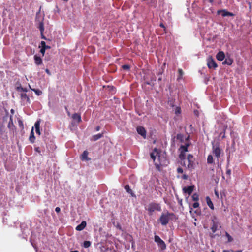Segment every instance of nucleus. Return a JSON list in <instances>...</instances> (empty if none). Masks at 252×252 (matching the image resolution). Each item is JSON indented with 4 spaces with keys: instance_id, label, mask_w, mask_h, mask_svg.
Masks as SVG:
<instances>
[{
    "instance_id": "4d7b16f0",
    "label": "nucleus",
    "mask_w": 252,
    "mask_h": 252,
    "mask_svg": "<svg viewBox=\"0 0 252 252\" xmlns=\"http://www.w3.org/2000/svg\"><path fill=\"white\" fill-rule=\"evenodd\" d=\"M223 252H231L229 250H223Z\"/></svg>"
},
{
    "instance_id": "2eb2a0df",
    "label": "nucleus",
    "mask_w": 252,
    "mask_h": 252,
    "mask_svg": "<svg viewBox=\"0 0 252 252\" xmlns=\"http://www.w3.org/2000/svg\"><path fill=\"white\" fill-rule=\"evenodd\" d=\"M150 157H151V158L153 160L154 162H155V165L156 166V168L157 169H158V170H159L160 164H159V163L155 162L156 156L155 155L154 152H152L150 154Z\"/></svg>"
},
{
    "instance_id": "49530a36",
    "label": "nucleus",
    "mask_w": 252,
    "mask_h": 252,
    "mask_svg": "<svg viewBox=\"0 0 252 252\" xmlns=\"http://www.w3.org/2000/svg\"><path fill=\"white\" fill-rule=\"evenodd\" d=\"M188 178V176L185 174H183L182 176V179L184 180H187Z\"/></svg>"
},
{
    "instance_id": "bf43d9fd",
    "label": "nucleus",
    "mask_w": 252,
    "mask_h": 252,
    "mask_svg": "<svg viewBox=\"0 0 252 252\" xmlns=\"http://www.w3.org/2000/svg\"><path fill=\"white\" fill-rule=\"evenodd\" d=\"M215 194H216V195L217 196H219L218 193L217 192V191H215Z\"/></svg>"
},
{
    "instance_id": "6e6552de",
    "label": "nucleus",
    "mask_w": 252,
    "mask_h": 252,
    "mask_svg": "<svg viewBox=\"0 0 252 252\" xmlns=\"http://www.w3.org/2000/svg\"><path fill=\"white\" fill-rule=\"evenodd\" d=\"M154 239L155 241L157 243L158 246H159L161 249H165L166 245L165 242L158 235H155Z\"/></svg>"
},
{
    "instance_id": "c756f323",
    "label": "nucleus",
    "mask_w": 252,
    "mask_h": 252,
    "mask_svg": "<svg viewBox=\"0 0 252 252\" xmlns=\"http://www.w3.org/2000/svg\"><path fill=\"white\" fill-rule=\"evenodd\" d=\"M176 139L179 140L181 142H183L184 141V136L181 133H178L176 136Z\"/></svg>"
},
{
    "instance_id": "a18cd8bd",
    "label": "nucleus",
    "mask_w": 252,
    "mask_h": 252,
    "mask_svg": "<svg viewBox=\"0 0 252 252\" xmlns=\"http://www.w3.org/2000/svg\"><path fill=\"white\" fill-rule=\"evenodd\" d=\"M18 123H19V125L20 127H22V128H23V122L21 120H19L18 121Z\"/></svg>"
},
{
    "instance_id": "09e8293b",
    "label": "nucleus",
    "mask_w": 252,
    "mask_h": 252,
    "mask_svg": "<svg viewBox=\"0 0 252 252\" xmlns=\"http://www.w3.org/2000/svg\"><path fill=\"white\" fill-rule=\"evenodd\" d=\"M8 114H7L5 116L3 117V121H6L7 119H8Z\"/></svg>"
},
{
    "instance_id": "a211bd4d",
    "label": "nucleus",
    "mask_w": 252,
    "mask_h": 252,
    "mask_svg": "<svg viewBox=\"0 0 252 252\" xmlns=\"http://www.w3.org/2000/svg\"><path fill=\"white\" fill-rule=\"evenodd\" d=\"M40 120H37L34 124L36 133L37 134H38V135H40V134H41L40 131Z\"/></svg>"
},
{
    "instance_id": "bb28decb",
    "label": "nucleus",
    "mask_w": 252,
    "mask_h": 252,
    "mask_svg": "<svg viewBox=\"0 0 252 252\" xmlns=\"http://www.w3.org/2000/svg\"><path fill=\"white\" fill-rule=\"evenodd\" d=\"M16 89L18 92H27L28 91L27 89L25 88L22 87L20 84H19V86H17L16 87Z\"/></svg>"
},
{
    "instance_id": "4468645a",
    "label": "nucleus",
    "mask_w": 252,
    "mask_h": 252,
    "mask_svg": "<svg viewBox=\"0 0 252 252\" xmlns=\"http://www.w3.org/2000/svg\"><path fill=\"white\" fill-rule=\"evenodd\" d=\"M88 154L89 153H88L87 151H84L83 152V153H82V154L81 155V159L82 161H89V160H90L91 159H90V158H89L88 157Z\"/></svg>"
},
{
    "instance_id": "aec40b11",
    "label": "nucleus",
    "mask_w": 252,
    "mask_h": 252,
    "mask_svg": "<svg viewBox=\"0 0 252 252\" xmlns=\"http://www.w3.org/2000/svg\"><path fill=\"white\" fill-rule=\"evenodd\" d=\"M189 143H186L185 145H181L180 147L179 150L180 152L186 153L188 151V147L189 146Z\"/></svg>"
},
{
    "instance_id": "3c124183",
    "label": "nucleus",
    "mask_w": 252,
    "mask_h": 252,
    "mask_svg": "<svg viewBox=\"0 0 252 252\" xmlns=\"http://www.w3.org/2000/svg\"><path fill=\"white\" fill-rule=\"evenodd\" d=\"M100 129V127L99 126H97L95 127L96 131H99Z\"/></svg>"
},
{
    "instance_id": "5fc2aeb1",
    "label": "nucleus",
    "mask_w": 252,
    "mask_h": 252,
    "mask_svg": "<svg viewBox=\"0 0 252 252\" xmlns=\"http://www.w3.org/2000/svg\"><path fill=\"white\" fill-rule=\"evenodd\" d=\"M160 26L161 27H163V28H165L164 25L162 23H161L160 24Z\"/></svg>"
},
{
    "instance_id": "69168bd1",
    "label": "nucleus",
    "mask_w": 252,
    "mask_h": 252,
    "mask_svg": "<svg viewBox=\"0 0 252 252\" xmlns=\"http://www.w3.org/2000/svg\"><path fill=\"white\" fill-rule=\"evenodd\" d=\"M211 252H215L214 251H212Z\"/></svg>"
},
{
    "instance_id": "dca6fc26",
    "label": "nucleus",
    "mask_w": 252,
    "mask_h": 252,
    "mask_svg": "<svg viewBox=\"0 0 252 252\" xmlns=\"http://www.w3.org/2000/svg\"><path fill=\"white\" fill-rule=\"evenodd\" d=\"M87 223L85 221H83L81 222V224L77 225L76 227V230L77 231H81L83 230L86 226Z\"/></svg>"
},
{
    "instance_id": "4c0bfd02",
    "label": "nucleus",
    "mask_w": 252,
    "mask_h": 252,
    "mask_svg": "<svg viewBox=\"0 0 252 252\" xmlns=\"http://www.w3.org/2000/svg\"><path fill=\"white\" fill-rule=\"evenodd\" d=\"M122 67L124 70H129L130 69V66L127 64L123 65Z\"/></svg>"
},
{
    "instance_id": "cd10ccee",
    "label": "nucleus",
    "mask_w": 252,
    "mask_h": 252,
    "mask_svg": "<svg viewBox=\"0 0 252 252\" xmlns=\"http://www.w3.org/2000/svg\"><path fill=\"white\" fill-rule=\"evenodd\" d=\"M103 137V133H99L93 136L94 141H96Z\"/></svg>"
},
{
    "instance_id": "72a5a7b5",
    "label": "nucleus",
    "mask_w": 252,
    "mask_h": 252,
    "mask_svg": "<svg viewBox=\"0 0 252 252\" xmlns=\"http://www.w3.org/2000/svg\"><path fill=\"white\" fill-rule=\"evenodd\" d=\"M179 157L182 161L186 159L185 153L180 152Z\"/></svg>"
},
{
    "instance_id": "2f4dec72",
    "label": "nucleus",
    "mask_w": 252,
    "mask_h": 252,
    "mask_svg": "<svg viewBox=\"0 0 252 252\" xmlns=\"http://www.w3.org/2000/svg\"><path fill=\"white\" fill-rule=\"evenodd\" d=\"M225 236L228 239L227 242H232L233 241V238L227 232H225Z\"/></svg>"
},
{
    "instance_id": "603ef678",
    "label": "nucleus",
    "mask_w": 252,
    "mask_h": 252,
    "mask_svg": "<svg viewBox=\"0 0 252 252\" xmlns=\"http://www.w3.org/2000/svg\"><path fill=\"white\" fill-rule=\"evenodd\" d=\"M35 150H36L37 152H38V153H40V150H39V147H37V148H35Z\"/></svg>"
},
{
    "instance_id": "0eeeda50",
    "label": "nucleus",
    "mask_w": 252,
    "mask_h": 252,
    "mask_svg": "<svg viewBox=\"0 0 252 252\" xmlns=\"http://www.w3.org/2000/svg\"><path fill=\"white\" fill-rule=\"evenodd\" d=\"M207 64L208 67L211 69H216L218 67V64L212 56H209L207 60Z\"/></svg>"
},
{
    "instance_id": "c03bdc74",
    "label": "nucleus",
    "mask_w": 252,
    "mask_h": 252,
    "mask_svg": "<svg viewBox=\"0 0 252 252\" xmlns=\"http://www.w3.org/2000/svg\"><path fill=\"white\" fill-rule=\"evenodd\" d=\"M178 71L180 76L181 77L183 74V70L181 69H179Z\"/></svg>"
},
{
    "instance_id": "052dcab7",
    "label": "nucleus",
    "mask_w": 252,
    "mask_h": 252,
    "mask_svg": "<svg viewBox=\"0 0 252 252\" xmlns=\"http://www.w3.org/2000/svg\"><path fill=\"white\" fill-rule=\"evenodd\" d=\"M179 203L181 205H182V200H181L180 201H179Z\"/></svg>"
},
{
    "instance_id": "5701e85b",
    "label": "nucleus",
    "mask_w": 252,
    "mask_h": 252,
    "mask_svg": "<svg viewBox=\"0 0 252 252\" xmlns=\"http://www.w3.org/2000/svg\"><path fill=\"white\" fill-rule=\"evenodd\" d=\"M206 202L208 205V206L212 210L214 209V207L213 205V204L210 199V198L209 196H207L206 198Z\"/></svg>"
},
{
    "instance_id": "f257e3e1",
    "label": "nucleus",
    "mask_w": 252,
    "mask_h": 252,
    "mask_svg": "<svg viewBox=\"0 0 252 252\" xmlns=\"http://www.w3.org/2000/svg\"><path fill=\"white\" fill-rule=\"evenodd\" d=\"M178 218L174 213L166 211L161 214L158 221L162 225L165 226L169 223L170 220L175 221Z\"/></svg>"
},
{
    "instance_id": "79ce46f5",
    "label": "nucleus",
    "mask_w": 252,
    "mask_h": 252,
    "mask_svg": "<svg viewBox=\"0 0 252 252\" xmlns=\"http://www.w3.org/2000/svg\"><path fill=\"white\" fill-rule=\"evenodd\" d=\"M178 173H183V169L181 167H178L177 169Z\"/></svg>"
},
{
    "instance_id": "f03ea898",
    "label": "nucleus",
    "mask_w": 252,
    "mask_h": 252,
    "mask_svg": "<svg viewBox=\"0 0 252 252\" xmlns=\"http://www.w3.org/2000/svg\"><path fill=\"white\" fill-rule=\"evenodd\" d=\"M44 17L41 16L40 14V10L37 12L35 17V22L38 25L37 27L39 28L41 35L42 36V38L45 39V37L43 36V32L44 31Z\"/></svg>"
},
{
    "instance_id": "c9c22d12",
    "label": "nucleus",
    "mask_w": 252,
    "mask_h": 252,
    "mask_svg": "<svg viewBox=\"0 0 252 252\" xmlns=\"http://www.w3.org/2000/svg\"><path fill=\"white\" fill-rule=\"evenodd\" d=\"M175 113L178 115L181 113V109L180 107H176L175 109Z\"/></svg>"
},
{
    "instance_id": "8fccbe9b",
    "label": "nucleus",
    "mask_w": 252,
    "mask_h": 252,
    "mask_svg": "<svg viewBox=\"0 0 252 252\" xmlns=\"http://www.w3.org/2000/svg\"><path fill=\"white\" fill-rule=\"evenodd\" d=\"M45 72L49 75L51 74L50 72L48 69H46Z\"/></svg>"
},
{
    "instance_id": "ddd939ff",
    "label": "nucleus",
    "mask_w": 252,
    "mask_h": 252,
    "mask_svg": "<svg viewBox=\"0 0 252 252\" xmlns=\"http://www.w3.org/2000/svg\"><path fill=\"white\" fill-rule=\"evenodd\" d=\"M34 60L35 61V63L37 65H39L42 64V60L41 58L40 55H37L36 54L34 56Z\"/></svg>"
},
{
    "instance_id": "de8ad7c7",
    "label": "nucleus",
    "mask_w": 252,
    "mask_h": 252,
    "mask_svg": "<svg viewBox=\"0 0 252 252\" xmlns=\"http://www.w3.org/2000/svg\"><path fill=\"white\" fill-rule=\"evenodd\" d=\"M55 211L57 212V213H59L60 211H61V209L59 207H57L56 208H55Z\"/></svg>"
},
{
    "instance_id": "9d476101",
    "label": "nucleus",
    "mask_w": 252,
    "mask_h": 252,
    "mask_svg": "<svg viewBox=\"0 0 252 252\" xmlns=\"http://www.w3.org/2000/svg\"><path fill=\"white\" fill-rule=\"evenodd\" d=\"M218 14H221L222 16H233L234 15L233 13L228 12L226 10H219L217 11Z\"/></svg>"
},
{
    "instance_id": "f8f14e48",
    "label": "nucleus",
    "mask_w": 252,
    "mask_h": 252,
    "mask_svg": "<svg viewBox=\"0 0 252 252\" xmlns=\"http://www.w3.org/2000/svg\"><path fill=\"white\" fill-rule=\"evenodd\" d=\"M217 60L222 61L225 58V55L223 51H219L216 56Z\"/></svg>"
},
{
    "instance_id": "473e14b6",
    "label": "nucleus",
    "mask_w": 252,
    "mask_h": 252,
    "mask_svg": "<svg viewBox=\"0 0 252 252\" xmlns=\"http://www.w3.org/2000/svg\"><path fill=\"white\" fill-rule=\"evenodd\" d=\"M91 243L89 241H85L83 243V247L85 248H87L91 246Z\"/></svg>"
},
{
    "instance_id": "a878e982",
    "label": "nucleus",
    "mask_w": 252,
    "mask_h": 252,
    "mask_svg": "<svg viewBox=\"0 0 252 252\" xmlns=\"http://www.w3.org/2000/svg\"><path fill=\"white\" fill-rule=\"evenodd\" d=\"M21 99L25 100H26L27 102L30 101V98L27 94L25 93L21 94L20 95Z\"/></svg>"
},
{
    "instance_id": "6e6d98bb",
    "label": "nucleus",
    "mask_w": 252,
    "mask_h": 252,
    "mask_svg": "<svg viewBox=\"0 0 252 252\" xmlns=\"http://www.w3.org/2000/svg\"><path fill=\"white\" fill-rule=\"evenodd\" d=\"M232 252H242V251L241 250H238V251H236L235 252H234L232 250Z\"/></svg>"
},
{
    "instance_id": "37998d69",
    "label": "nucleus",
    "mask_w": 252,
    "mask_h": 252,
    "mask_svg": "<svg viewBox=\"0 0 252 252\" xmlns=\"http://www.w3.org/2000/svg\"><path fill=\"white\" fill-rule=\"evenodd\" d=\"M225 130H226V128H225L223 130V132L220 133V135H222V139H224V138H225Z\"/></svg>"
},
{
    "instance_id": "b1692460",
    "label": "nucleus",
    "mask_w": 252,
    "mask_h": 252,
    "mask_svg": "<svg viewBox=\"0 0 252 252\" xmlns=\"http://www.w3.org/2000/svg\"><path fill=\"white\" fill-rule=\"evenodd\" d=\"M124 188H125V190L128 193H129L132 196H133V197L135 196L134 193H133L132 190L131 189H130V188L129 185H125Z\"/></svg>"
},
{
    "instance_id": "c85d7f7f",
    "label": "nucleus",
    "mask_w": 252,
    "mask_h": 252,
    "mask_svg": "<svg viewBox=\"0 0 252 252\" xmlns=\"http://www.w3.org/2000/svg\"><path fill=\"white\" fill-rule=\"evenodd\" d=\"M29 87H30V89H31L32 91H34L35 92V93L37 95H40L42 92L41 91L38 90V89H32L30 85H29Z\"/></svg>"
},
{
    "instance_id": "f3484780",
    "label": "nucleus",
    "mask_w": 252,
    "mask_h": 252,
    "mask_svg": "<svg viewBox=\"0 0 252 252\" xmlns=\"http://www.w3.org/2000/svg\"><path fill=\"white\" fill-rule=\"evenodd\" d=\"M7 127L10 130H13L15 128V126L13 122V119L12 116H10V120L8 122Z\"/></svg>"
},
{
    "instance_id": "4be33fe9",
    "label": "nucleus",
    "mask_w": 252,
    "mask_h": 252,
    "mask_svg": "<svg viewBox=\"0 0 252 252\" xmlns=\"http://www.w3.org/2000/svg\"><path fill=\"white\" fill-rule=\"evenodd\" d=\"M72 118L75 120H77V122L80 123L81 121V115L78 113H74L72 115Z\"/></svg>"
},
{
    "instance_id": "ea45409f",
    "label": "nucleus",
    "mask_w": 252,
    "mask_h": 252,
    "mask_svg": "<svg viewBox=\"0 0 252 252\" xmlns=\"http://www.w3.org/2000/svg\"><path fill=\"white\" fill-rule=\"evenodd\" d=\"M41 46H39L38 47H50L49 46L46 45V43L44 41L41 42Z\"/></svg>"
},
{
    "instance_id": "9b49d317",
    "label": "nucleus",
    "mask_w": 252,
    "mask_h": 252,
    "mask_svg": "<svg viewBox=\"0 0 252 252\" xmlns=\"http://www.w3.org/2000/svg\"><path fill=\"white\" fill-rule=\"evenodd\" d=\"M193 189L194 186H189L184 187L183 190L185 193H187L189 195H190L192 193Z\"/></svg>"
},
{
    "instance_id": "7c9ffc66",
    "label": "nucleus",
    "mask_w": 252,
    "mask_h": 252,
    "mask_svg": "<svg viewBox=\"0 0 252 252\" xmlns=\"http://www.w3.org/2000/svg\"><path fill=\"white\" fill-rule=\"evenodd\" d=\"M5 131V126L3 125L0 126V134L2 135Z\"/></svg>"
},
{
    "instance_id": "58836bf2",
    "label": "nucleus",
    "mask_w": 252,
    "mask_h": 252,
    "mask_svg": "<svg viewBox=\"0 0 252 252\" xmlns=\"http://www.w3.org/2000/svg\"><path fill=\"white\" fill-rule=\"evenodd\" d=\"M47 48H41L40 49V53L41 54V55L42 57H43L44 54H45V50Z\"/></svg>"
},
{
    "instance_id": "680f3d73",
    "label": "nucleus",
    "mask_w": 252,
    "mask_h": 252,
    "mask_svg": "<svg viewBox=\"0 0 252 252\" xmlns=\"http://www.w3.org/2000/svg\"><path fill=\"white\" fill-rule=\"evenodd\" d=\"M11 112L12 113H13V112H14V110H13V109H11Z\"/></svg>"
},
{
    "instance_id": "a19ab883",
    "label": "nucleus",
    "mask_w": 252,
    "mask_h": 252,
    "mask_svg": "<svg viewBox=\"0 0 252 252\" xmlns=\"http://www.w3.org/2000/svg\"><path fill=\"white\" fill-rule=\"evenodd\" d=\"M199 204L198 202H194L193 204H192V207L194 208H197L199 207Z\"/></svg>"
},
{
    "instance_id": "6ab92c4d",
    "label": "nucleus",
    "mask_w": 252,
    "mask_h": 252,
    "mask_svg": "<svg viewBox=\"0 0 252 252\" xmlns=\"http://www.w3.org/2000/svg\"><path fill=\"white\" fill-rule=\"evenodd\" d=\"M225 59V60L222 62L223 65H231L232 64L233 61L231 58L227 57Z\"/></svg>"
},
{
    "instance_id": "393cba45",
    "label": "nucleus",
    "mask_w": 252,
    "mask_h": 252,
    "mask_svg": "<svg viewBox=\"0 0 252 252\" xmlns=\"http://www.w3.org/2000/svg\"><path fill=\"white\" fill-rule=\"evenodd\" d=\"M207 163L209 164H213L214 163V158L212 155H209L207 159Z\"/></svg>"
},
{
    "instance_id": "f704fd0d",
    "label": "nucleus",
    "mask_w": 252,
    "mask_h": 252,
    "mask_svg": "<svg viewBox=\"0 0 252 252\" xmlns=\"http://www.w3.org/2000/svg\"><path fill=\"white\" fill-rule=\"evenodd\" d=\"M192 199L193 201H197L199 200V195L197 193H194L192 195Z\"/></svg>"
},
{
    "instance_id": "e433bc0d",
    "label": "nucleus",
    "mask_w": 252,
    "mask_h": 252,
    "mask_svg": "<svg viewBox=\"0 0 252 252\" xmlns=\"http://www.w3.org/2000/svg\"><path fill=\"white\" fill-rule=\"evenodd\" d=\"M226 174L227 176H228V178L231 179V170L230 169H229L228 168V166H227V168H226Z\"/></svg>"
},
{
    "instance_id": "39448f33",
    "label": "nucleus",
    "mask_w": 252,
    "mask_h": 252,
    "mask_svg": "<svg viewBox=\"0 0 252 252\" xmlns=\"http://www.w3.org/2000/svg\"><path fill=\"white\" fill-rule=\"evenodd\" d=\"M188 165L187 168L192 171L195 168V158L191 154H189L187 157Z\"/></svg>"
},
{
    "instance_id": "7ed1b4c3",
    "label": "nucleus",
    "mask_w": 252,
    "mask_h": 252,
    "mask_svg": "<svg viewBox=\"0 0 252 252\" xmlns=\"http://www.w3.org/2000/svg\"><path fill=\"white\" fill-rule=\"evenodd\" d=\"M212 154L217 158L218 163H219V159L223 155V153L222 150L220 147L219 143L213 145L212 146Z\"/></svg>"
},
{
    "instance_id": "864d4df0",
    "label": "nucleus",
    "mask_w": 252,
    "mask_h": 252,
    "mask_svg": "<svg viewBox=\"0 0 252 252\" xmlns=\"http://www.w3.org/2000/svg\"><path fill=\"white\" fill-rule=\"evenodd\" d=\"M210 237H211V238H215V235H214V234H210Z\"/></svg>"
},
{
    "instance_id": "412c9836",
    "label": "nucleus",
    "mask_w": 252,
    "mask_h": 252,
    "mask_svg": "<svg viewBox=\"0 0 252 252\" xmlns=\"http://www.w3.org/2000/svg\"><path fill=\"white\" fill-rule=\"evenodd\" d=\"M35 140V137L34 135V132H33V127L32 128V130L31 131L30 136L29 137V140L30 142L32 143H33Z\"/></svg>"
},
{
    "instance_id": "e2e57ef3",
    "label": "nucleus",
    "mask_w": 252,
    "mask_h": 252,
    "mask_svg": "<svg viewBox=\"0 0 252 252\" xmlns=\"http://www.w3.org/2000/svg\"><path fill=\"white\" fill-rule=\"evenodd\" d=\"M154 151H155V152H157V150L156 149H154Z\"/></svg>"
},
{
    "instance_id": "1a4fd4ad",
    "label": "nucleus",
    "mask_w": 252,
    "mask_h": 252,
    "mask_svg": "<svg viewBox=\"0 0 252 252\" xmlns=\"http://www.w3.org/2000/svg\"><path fill=\"white\" fill-rule=\"evenodd\" d=\"M137 133L142 136L144 138L146 137V131L143 126H138L136 128Z\"/></svg>"
},
{
    "instance_id": "0e129e2a",
    "label": "nucleus",
    "mask_w": 252,
    "mask_h": 252,
    "mask_svg": "<svg viewBox=\"0 0 252 252\" xmlns=\"http://www.w3.org/2000/svg\"><path fill=\"white\" fill-rule=\"evenodd\" d=\"M158 80L161 81V78H159V79H158Z\"/></svg>"
},
{
    "instance_id": "20e7f679",
    "label": "nucleus",
    "mask_w": 252,
    "mask_h": 252,
    "mask_svg": "<svg viewBox=\"0 0 252 252\" xmlns=\"http://www.w3.org/2000/svg\"><path fill=\"white\" fill-rule=\"evenodd\" d=\"M146 209L148 211L149 216H152L153 213L155 211H160L161 210L160 205L158 203L154 202L150 203Z\"/></svg>"
},
{
    "instance_id": "13d9d810",
    "label": "nucleus",
    "mask_w": 252,
    "mask_h": 252,
    "mask_svg": "<svg viewBox=\"0 0 252 252\" xmlns=\"http://www.w3.org/2000/svg\"><path fill=\"white\" fill-rule=\"evenodd\" d=\"M70 252H79L77 250H75V251H71Z\"/></svg>"
},
{
    "instance_id": "423d86ee",
    "label": "nucleus",
    "mask_w": 252,
    "mask_h": 252,
    "mask_svg": "<svg viewBox=\"0 0 252 252\" xmlns=\"http://www.w3.org/2000/svg\"><path fill=\"white\" fill-rule=\"evenodd\" d=\"M211 229L213 233H215L218 229V228H221L219 221L217 220L216 217L212 218Z\"/></svg>"
}]
</instances>
